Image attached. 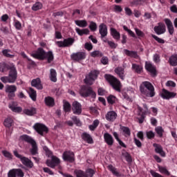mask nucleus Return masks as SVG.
<instances>
[{
	"mask_svg": "<svg viewBox=\"0 0 177 177\" xmlns=\"http://www.w3.org/2000/svg\"><path fill=\"white\" fill-rule=\"evenodd\" d=\"M62 158L64 161H68V162H74L75 161L74 152L71 151H65L62 154Z\"/></svg>",
	"mask_w": 177,
	"mask_h": 177,
	"instance_id": "nucleus-10",
	"label": "nucleus"
},
{
	"mask_svg": "<svg viewBox=\"0 0 177 177\" xmlns=\"http://www.w3.org/2000/svg\"><path fill=\"white\" fill-rule=\"evenodd\" d=\"M7 70H9L8 76H3L0 78L3 84H15L17 80V70L13 64L7 66Z\"/></svg>",
	"mask_w": 177,
	"mask_h": 177,
	"instance_id": "nucleus-1",
	"label": "nucleus"
},
{
	"mask_svg": "<svg viewBox=\"0 0 177 177\" xmlns=\"http://www.w3.org/2000/svg\"><path fill=\"white\" fill-rule=\"evenodd\" d=\"M16 91H17V87L15 85L7 86L6 88V92L7 93H15Z\"/></svg>",
	"mask_w": 177,
	"mask_h": 177,
	"instance_id": "nucleus-40",
	"label": "nucleus"
},
{
	"mask_svg": "<svg viewBox=\"0 0 177 177\" xmlns=\"http://www.w3.org/2000/svg\"><path fill=\"white\" fill-rule=\"evenodd\" d=\"M32 86H34L35 88H37V89H43L42 84H41V79L37 78L34 79L31 82Z\"/></svg>",
	"mask_w": 177,
	"mask_h": 177,
	"instance_id": "nucleus-24",
	"label": "nucleus"
},
{
	"mask_svg": "<svg viewBox=\"0 0 177 177\" xmlns=\"http://www.w3.org/2000/svg\"><path fill=\"white\" fill-rule=\"evenodd\" d=\"M75 31L78 34V35H80L81 37L82 35H86L89 34V29L88 28L80 29V28H76Z\"/></svg>",
	"mask_w": 177,
	"mask_h": 177,
	"instance_id": "nucleus-34",
	"label": "nucleus"
},
{
	"mask_svg": "<svg viewBox=\"0 0 177 177\" xmlns=\"http://www.w3.org/2000/svg\"><path fill=\"white\" fill-rule=\"evenodd\" d=\"M3 125L6 127V128H10V127L13 125V118L10 117L6 118L3 122Z\"/></svg>",
	"mask_w": 177,
	"mask_h": 177,
	"instance_id": "nucleus-29",
	"label": "nucleus"
},
{
	"mask_svg": "<svg viewBox=\"0 0 177 177\" xmlns=\"http://www.w3.org/2000/svg\"><path fill=\"white\" fill-rule=\"evenodd\" d=\"M82 138L84 140L85 142H87V143H93V140L92 139V137H91V135L88 133H84L82 136Z\"/></svg>",
	"mask_w": 177,
	"mask_h": 177,
	"instance_id": "nucleus-33",
	"label": "nucleus"
},
{
	"mask_svg": "<svg viewBox=\"0 0 177 177\" xmlns=\"http://www.w3.org/2000/svg\"><path fill=\"white\" fill-rule=\"evenodd\" d=\"M120 129L121 131H122L123 135H124L126 138H128V136H131V129H129L128 127H121Z\"/></svg>",
	"mask_w": 177,
	"mask_h": 177,
	"instance_id": "nucleus-39",
	"label": "nucleus"
},
{
	"mask_svg": "<svg viewBox=\"0 0 177 177\" xmlns=\"http://www.w3.org/2000/svg\"><path fill=\"white\" fill-rule=\"evenodd\" d=\"M76 26L78 27H81L82 28H85V27H88V22L86 20H76L75 21Z\"/></svg>",
	"mask_w": 177,
	"mask_h": 177,
	"instance_id": "nucleus-32",
	"label": "nucleus"
},
{
	"mask_svg": "<svg viewBox=\"0 0 177 177\" xmlns=\"http://www.w3.org/2000/svg\"><path fill=\"white\" fill-rule=\"evenodd\" d=\"M74 174L77 177H85V171H83L82 170L76 169L74 171Z\"/></svg>",
	"mask_w": 177,
	"mask_h": 177,
	"instance_id": "nucleus-48",
	"label": "nucleus"
},
{
	"mask_svg": "<svg viewBox=\"0 0 177 177\" xmlns=\"http://www.w3.org/2000/svg\"><path fill=\"white\" fill-rule=\"evenodd\" d=\"M153 30L158 35H161V34H164L165 31H167L165 24L159 22L158 24V26L154 27Z\"/></svg>",
	"mask_w": 177,
	"mask_h": 177,
	"instance_id": "nucleus-14",
	"label": "nucleus"
},
{
	"mask_svg": "<svg viewBox=\"0 0 177 177\" xmlns=\"http://www.w3.org/2000/svg\"><path fill=\"white\" fill-rule=\"evenodd\" d=\"M170 10H171V12H172L173 13H177V7H176V5H173V6L170 8Z\"/></svg>",
	"mask_w": 177,
	"mask_h": 177,
	"instance_id": "nucleus-64",
	"label": "nucleus"
},
{
	"mask_svg": "<svg viewBox=\"0 0 177 177\" xmlns=\"http://www.w3.org/2000/svg\"><path fill=\"white\" fill-rule=\"evenodd\" d=\"M115 73H116V74L118 75H119L120 78L121 80H124L125 75L124 73L125 71H124V68L122 67H118L115 69Z\"/></svg>",
	"mask_w": 177,
	"mask_h": 177,
	"instance_id": "nucleus-27",
	"label": "nucleus"
},
{
	"mask_svg": "<svg viewBox=\"0 0 177 177\" xmlns=\"http://www.w3.org/2000/svg\"><path fill=\"white\" fill-rule=\"evenodd\" d=\"M59 164H60V159L56 156H52L51 160H46V165L50 168H55L56 165H59Z\"/></svg>",
	"mask_w": 177,
	"mask_h": 177,
	"instance_id": "nucleus-16",
	"label": "nucleus"
},
{
	"mask_svg": "<svg viewBox=\"0 0 177 177\" xmlns=\"http://www.w3.org/2000/svg\"><path fill=\"white\" fill-rule=\"evenodd\" d=\"M123 156L126 158V161H127V162H132V158L131 157V155L128 153V152L123 153Z\"/></svg>",
	"mask_w": 177,
	"mask_h": 177,
	"instance_id": "nucleus-56",
	"label": "nucleus"
},
{
	"mask_svg": "<svg viewBox=\"0 0 177 177\" xmlns=\"http://www.w3.org/2000/svg\"><path fill=\"white\" fill-rule=\"evenodd\" d=\"M99 32L101 35V38L107 37V26L104 24H101L99 26Z\"/></svg>",
	"mask_w": 177,
	"mask_h": 177,
	"instance_id": "nucleus-19",
	"label": "nucleus"
},
{
	"mask_svg": "<svg viewBox=\"0 0 177 177\" xmlns=\"http://www.w3.org/2000/svg\"><path fill=\"white\" fill-rule=\"evenodd\" d=\"M156 133L160 136V138H162V133H164V129H162V127H158L155 129Z\"/></svg>",
	"mask_w": 177,
	"mask_h": 177,
	"instance_id": "nucleus-47",
	"label": "nucleus"
},
{
	"mask_svg": "<svg viewBox=\"0 0 177 177\" xmlns=\"http://www.w3.org/2000/svg\"><path fill=\"white\" fill-rule=\"evenodd\" d=\"M72 121H73V122H75V124L77 126V127H81L82 123H81V120H80V119L78 118H77V116H73L71 118Z\"/></svg>",
	"mask_w": 177,
	"mask_h": 177,
	"instance_id": "nucleus-50",
	"label": "nucleus"
},
{
	"mask_svg": "<svg viewBox=\"0 0 177 177\" xmlns=\"http://www.w3.org/2000/svg\"><path fill=\"white\" fill-rule=\"evenodd\" d=\"M11 110L13 111V113H21V111H23V109H21L20 106H17V105Z\"/></svg>",
	"mask_w": 177,
	"mask_h": 177,
	"instance_id": "nucleus-57",
	"label": "nucleus"
},
{
	"mask_svg": "<svg viewBox=\"0 0 177 177\" xmlns=\"http://www.w3.org/2000/svg\"><path fill=\"white\" fill-rule=\"evenodd\" d=\"M104 77L115 91H117V92H121V82H119L117 78L111 75H105Z\"/></svg>",
	"mask_w": 177,
	"mask_h": 177,
	"instance_id": "nucleus-4",
	"label": "nucleus"
},
{
	"mask_svg": "<svg viewBox=\"0 0 177 177\" xmlns=\"http://www.w3.org/2000/svg\"><path fill=\"white\" fill-rule=\"evenodd\" d=\"M33 128L41 136H44V133H46L48 131V127L41 123H36Z\"/></svg>",
	"mask_w": 177,
	"mask_h": 177,
	"instance_id": "nucleus-9",
	"label": "nucleus"
},
{
	"mask_svg": "<svg viewBox=\"0 0 177 177\" xmlns=\"http://www.w3.org/2000/svg\"><path fill=\"white\" fill-rule=\"evenodd\" d=\"M166 86H171L172 88H175V86H176V84H175V82L173 81H167L166 83Z\"/></svg>",
	"mask_w": 177,
	"mask_h": 177,
	"instance_id": "nucleus-60",
	"label": "nucleus"
},
{
	"mask_svg": "<svg viewBox=\"0 0 177 177\" xmlns=\"http://www.w3.org/2000/svg\"><path fill=\"white\" fill-rule=\"evenodd\" d=\"M169 62L171 66H177V55H171L169 59Z\"/></svg>",
	"mask_w": 177,
	"mask_h": 177,
	"instance_id": "nucleus-38",
	"label": "nucleus"
},
{
	"mask_svg": "<svg viewBox=\"0 0 177 177\" xmlns=\"http://www.w3.org/2000/svg\"><path fill=\"white\" fill-rule=\"evenodd\" d=\"M72 111H73V114L80 115L82 113V106H81L80 102L75 101L72 104Z\"/></svg>",
	"mask_w": 177,
	"mask_h": 177,
	"instance_id": "nucleus-13",
	"label": "nucleus"
},
{
	"mask_svg": "<svg viewBox=\"0 0 177 177\" xmlns=\"http://www.w3.org/2000/svg\"><path fill=\"white\" fill-rule=\"evenodd\" d=\"M91 57H103V53L100 50H94L91 53Z\"/></svg>",
	"mask_w": 177,
	"mask_h": 177,
	"instance_id": "nucleus-41",
	"label": "nucleus"
},
{
	"mask_svg": "<svg viewBox=\"0 0 177 177\" xmlns=\"http://www.w3.org/2000/svg\"><path fill=\"white\" fill-rule=\"evenodd\" d=\"M124 52L125 55H127V56H129L130 57H134V59H138V52L131 51L127 49H124Z\"/></svg>",
	"mask_w": 177,
	"mask_h": 177,
	"instance_id": "nucleus-30",
	"label": "nucleus"
},
{
	"mask_svg": "<svg viewBox=\"0 0 177 177\" xmlns=\"http://www.w3.org/2000/svg\"><path fill=\"white\" fill-rule=\"evenodd\" d=\"M84 48L87 50H92V49H93V46L91 43H86L84 44Z\"/></svg>",
	"mask_w": 177,
	"mask_h": 177,
	"instance_id": "nucleus-59",
	"label": "nucleus"
},
{
	"mask_svg": "<svg viewBox=\"0 0 177 177\" xmlns=\"http://www.w3.org/2000/svg\"><path fill=\"white\" fill-rule=\"evenodd\" d=\"M142 69V68L140 65H138L136 64H132V70H133V71H135L136 73H141Z\"/></svg>",
	"mask_w": 177,
	"mask_h": 177,
	"instance_id": "nucleus-44",
	"label": "nucleus"
},
{
	"mask_svg": "<svg viewBox=\"0 0 177 177\" xmlns=\"http://www.w3.org/2000/svg\"><path fill=\"white\" fill-rule=\"evenodd\" d=\"M23 113L29 116L35 115L37 114V109L34 107L26 108L23 110Z\"/></svg>",
	"mask_w": 177,
	"mask_h": 177,
	"instance_id": "nucleus-20",
	"label": "nucleus"
},
{
	"mask_svg": "<svg viewBox=\"0 0 177 177\" xmlns=\"http://www.w3.org/2000/svg\"><path fill=\"white\" fill-rule=\"evenodd\" d=\"M21 139L25 142H27L28 143H30L32 145V149H30V153L32 156L38 154V147L37 146V142H35V140L27 135L21 136Z\"/></svg>",
	"mask_w": 177,
	"mask_h": 177,
	"instance_id": "nucleus-5",
	"label": "nucleus"
},
{
	"mask_svg": "<svg viewBox=\"0 0 177 177\" xmlns=\"http://www.w3.org/2000/svg\"><path fill=\"white\" fill-rule=\"evenodd\" d=\"M57 73H56V70L55 69H50V80L53 82H56L57 81Z\"/></svg>",
	"mask_w": 177,
	"mask_h": 177,
	"instance_id": "nucleus-31",
	"label": "nucleus"
},
{
	"mask_svg": "<svg viewBox=\"0 0 177 177\" xmlns=\"http://www.w3.org/2000/svg\"><path fill=\"white\" fill-rule=\"evenodd\" d=\"M153 146V147H155L156 153H158V154H160L161 157H165V152L162 149V147L160 145L154 143Z\"/></svg>",
	"mask_w": 177,
	"mask_h": 177,
	"instance_id": "nucleus-23",
	"label": "nucleus"
},
{
	"mask_svg": "<svg viewBox=\"0 0 177 177\" xmlns=\"http://www.w3.org/2000/svg\"><path fill=\"white\" fill-rule=\"evenodd\" d=\"M71 59L74 62H82V60H85V59H86V53L84 51L73 53L71 55Z\"/></svg>",
	"mask_w": 177,
	"mask_h": 177,
	"instance_id": "nucleus-8",
	"label": "nucleus"
},
{
	"mask_svg": "<svg viewBox=\"0 0 177 177\" xmlns=\"http://www.w3.org/2000/svg\"><path fill=\"white\" fill-rule=\"evenodd\" d=\"M45 103L47 106L53 107L55 106V100L52 97H47L45 98Z\"/></svg>",
	"mask_w": 177,
	"mask_h": 177,
	"instance_id": "nucleus-36",
	"label": "nucleus"
},
{
	"mask_svg": "<svg viewBox=\"0 0 177 177\" xmlns=\"http://www.w3.org/2000/svg\"><path fill=\"white\" fill-rule=\"evenodd\" d=\"M161 96L163 99L169 100L172 99V97H175V96H176V93L174 92H169L168 90L163 88Z\"/></svg>",
	"mask_w": 177,
	"mask_h": 177,
	"instance_id": "nucleus-17",
	"label": "nucleus"
},
{
	"mask_svg": "<svg viewBox=\"0 0 177 177\" xmlns=\"http://www.w3.org/2000/svg\"><path fill=\"white\" fill-rule=\"evenodd\" d=\"M135 31H136V33L137 34L138 37H145V33L143 32H142V30L136 28Z\"/></svg>",
	"mask_w": 177,
	"mask_h": 177,
	"instance_id": "nucleus-58",
	"label": "nucleus"
},
{
	"mask_svg": "<svg viewBox=\"0 0 177 177\" xmlns=\"http://www.w3.org/2000/svg\"><path fill=\"white\" fill-rule=\"evenodd\" d=\"M64 110L65 113H69V111H71V104L68 102H64Z\"/></svg>",
	"mask_w": 177,
	"mask_h": 177,
	"instance_id": "nucleus-42",
	"label": "nucleus"
},
{
	"mask_svg": "<svg viewBox=\"0 0 177 177\" xmlns=\"http://www.w3.org/2000/svg\"><path fill=\"white\" fill-rule=\"evenodd\" d=\"M104 138L106 145H108L109 146H113L114 143V139L113 138V136L110 133H105L104 134Z\"/></svg>",
	"mask_w": 177,
	"mask_h": 177,
	"instance_id": "nucleus-21",
	"label": "nucleus"
},
{
	"mask_svg": "<svg viewBox=\"0 0 177 177\" xmlns=\"http://www.w3.org/2000/svg\"><path fill=\"white\" fill-rule=\"evenodd\" d=\"M151 174L153 177H163L162 176H161V174L156 173V171H154L153 170L151 171Z\"/></svg>",
	"mask_w": 177,
	"mask_h": 177,
	"instance_id": "nucleus-63",
	"label": "nucleus"
},
{
	"mask_svg": "<svg viewBox=\"0 0 177 177\" xmlns=\"http://www.w3.org/2000/svg\"><path fill=\"white\" fill-rule=\"evenodd\" d=\"M2 154L4 156V157H6V158H8V160H12V158L13 157L12 156V153H10L8 151H2Z\"/></svg>",
	"mask_w": 177,
	"mask_h": 177,
	"instance_id": "nucleus-52",
	"label": "nucleus"
},
{
	"mask_svg": "<svg viewBox=\"0 0 177 177\" xmlns=\"http://www.w3.org/2000/svg\"><path fill=\"white\" fill-rule=\"evenodd\" d=\"M111 34L113 38H114V39H116V41H120V38H121V35L120 34V32L115 30V28H111Z\"/></svg>",
	"mask_w": 177,
	"mask_h": 177,
	"instance_id": "nucleus-26",
	"label": "nucleus"
},
{
	"mask_svg": "<svg viewBox=\"0 0 177 177\" xmlns=\"http://www.w3.org/2000/svg\"><path fill=\"white\" fill-rule=\"evenodd\" d=\"M8 177H24V173L21 169H12L8 174Z\"/></svg>",
	"mask_w": 177,
	"mask_h": 177,
	"instance_id": "nucleus-12",
	"label": "nucleus"
},
{
	"mask_svg": "<svg viewBox=\"0 0 177 177\" xmlns=\"http://www.w3.org/2000/svg\"><path fill=\"white\" fill-rule=\"evenodd\" d=\"M10 50L5 49L3 50L2 53L3 56H6V57H10V59H13L15 57V55L10 54Z\"/></svg>",
	"mask_w": 177,
	"mask_h": 177,
	"instance_id": "nucleus-45",
	"label": "nucleus"
},
{
	"mask_svg": "<svg viewBox=\"0 0 177 177\" xmlns=\"http://www.w3.org/2000/svg\"><path fill=\"white\" fill-rule=\"evenodd\" d=\"M151 37L153 39L156 40L158 44H165V41L164 39L157 37L156 35H152Z\"/></svg>",
	"mask_w": 177,
	"mask_h": 177,
	"instance_id": "nucleus-53",
	"label": "nucleus"
},
{
	"mask_svg": "<svg viewBox=\"0 0 177 177\" xmlns=\"http://www.w3.org/2000/svg\"><path fill=\"white\" fill-rule=\"evenodd\" d=\"M15 28L17 30H21V24L19 21H16L15 23Z\"/></svg>",
	"mask_w": 177,
	"mask_h": 177,
	"instance_id": "nucleus-62",
	"label": "nucleus"
},
{
	"mask_svg": "<svg viewBox=\"0 0 177 177\" xmlns=\"http://www.w3.org/2000/svg\"><path fill=\"white\" fill-rule=\"evenodd\" d=\"M32 57H35V59H39L40 60H44V59H46V52H45L43 48H38L37 50L32 53L31 55Z\"/></svg>",
	"mask_w": 177,
	"mask_h": 177,
	"instance_id": "nucleus-11",
	"label": "nucleus"
},
{
	"mask_svg": "<svg viewBox=\"0 0 177 177\" xmlns=\"http://www.w3.org/2000/svg\"><path fill=\"white\" fill-rule=\"evenodd\" d=\"M115 99H116L115 96H114V95H109L107 97V102L110 104H114V103H115Z\"/></svg>",
	"mask_w": 177,
	"mask_h": 177,
	"instance_id": "nucleus-51",
	"label": "nucleus"
},
{
	"mask_svg": "<svg viewBox=\"0 0 177 177\" xmlns=\"http://www.w3.org/2000/svg\"><path fill=\"white\" fill-rule=\"evenodd\" d=\"M158 168L160 174L167 175V176H169V175H171V173L168 171V169H167V167L158 165Z\"/></svg>",
	"mask_w": 177,
	"mask_h": 177,
	"instance_id": "nucleus-37",
	"label": "nucleus"
},
{
	"mask_svg": "<svg viewBox=\"0 0 177 177\" xmlns=\"http://www.w3.org/2000/svg\"><path fill=\"white\" fill-rule=\"evenodd\" d=\"M56 44L59 48H66V46H70L74 44V39L68 38L64 39V41H57Z\"/></svg>",
	"mask_w": 177,
	"mask_h": 177,
	"instance_id": "nucleus-15",
	"label": "nucleus"
},
{
	"mask_svg": "<svg viewBox=\"0 0 177 177\" xmlns=\"http://www.w3.org/2000/svg\"><path fill=\"white\" fill-rule=\"evenodd\" d=\"M85 177H93L95 175V170L92 169H88L86 172H84Z\"/></svg>",
	"mask_w": 177,
	"mask_h": 177,
	"instance_id": "nucleus-46",
	"label": "nucleus"
},
{
	"mask_svg": "<svg viewBox=\"0 0 177 177\" xmlns=\"http://www.w3.org/2000/svg\"><path fill=\"white\" fill-rule=\"evenodd\" d=\"M0 30H1L3 34H6V35H8V34H10V31L9 30V28L6 26H1L0 28Z\"/></svg>",
	"mask_w": 177,
	"mask_h": 177,
	"instance_id": "nucleus-55",
	"label": "nucleus"
},
{
	"mask_svg": "<svg viewBox=\"0 0 177 177\" xmlns=\"http://www.w3.org/2000/svg\"><path fill=\"white\" fill-rule=\"evenodd\" d=\"M29 96L33 100V102H35L37 100V91L34 90L32 88H29Z\"/></svg>",
	"mask_w": 177,
	"mask_h": 177,
	"instance_id": "nucleus-35",
	"label": "nucleus"
},
{
	"mask_svg": "<svg viewBox=\"0 0 177 177\" xmlns=\"http://www.w3.org/2000/svg\"><path fill=\"white\" fill-rule=\"evenodd\" d=\"M105 118L107 121H109L110 122H113L115 121L117 118V113H115V111H109L106 114Z\"/></svg>",
	"mask_w": 177,
	"mask_h": 177,
	"instance_id": "nucleus-18",
	"label": "nucleus"
},
{
	"mask_svg": "<svg viewBox=\"0 0 177 177\" xmlns=\"http://www.w3.org/2000/svg\"><path fill=\"white\" fill-rule=\"evenodd\" d=\"M13 153L15 157L21 160L22 164L25 165V167H27L28 168H32V167H34V163H32V161H31V160H30L28 158L19 154L17 150H15Z\"/></svg>",
	"mask_w": 177,
	"mask_h": 177,
	"instance_id": "nucleus-6",
	"label": "nucleus"
},
{
	"mask_svg": "<svg viewBox=\"0 0 177 177\" xmlns=\"http://www.w3.org/2000/svg\"><path fill=\"white\" fill-rule=\"evenodd\" d=\"M97 75H99V71H93L88 75L86 76L84 79V82L86 85H93V81L97 78Z\"/></svg>",
	"mask_w": 177,
	"mask_h": 177,
	"instance_id": "nucleus-7",
	"label": "nucleus"
},
{
	"mask_svg": "<svg viewBox=\"0 0 177 177\" xmlns=\"http://www.w3.org/2000/svg\"><path fill=\"white\" fill-rule=\"evenodd\" d=\"M80 95H82V97H88L89 96L93 98L96 97V93L93 91L92 87L88 85H83L81 86Z\"/></svg>",
	"mask_w": 177,
	"mask_h": 177,
	"instance_id": "nucleus-3",
	"label": "nucleus"
},
{
	"mask_svg": "<svg viewBox=\"0 0 177 177\" xmlns=\"http://www.w3.org/2000/svg\"><path fill=\"white\" fill-rule=\"evenodd\" d=\"M145 68H146V70H147V71H149V73H151V74L153 77L157 75V73H156V66H154L153 64H150V63L146 62Z\"/></svg>",
	"mask_w": 177,
	"mask_h": 177,
	"instance_id": "nucleus-22",
	"label": "nucleus"
},
{
	"mask_svg": "<svg viewBox=\"0 0 177 177\" xmlns=\"http://www.w3.org/2000/svg\"><path fill=\"white\" fill-rule=\"evenodd\" d=\"M46 59H47L48 63H51V62H53V53H52V51H48V53H46Z\"/></svg>",
	"mask_w": 177,
	"mask_h": 177,
	"instance_id": "nucleus-43",
	"label": "nucleus"
},
{
	"mask_svg": "<svg viewBox=\"0 0 177 177\" xmlns=\"http://www.w3.org/2000/svg\"><path fill=\"white\" fill-rule=\"evenodd\" d=\"M165 24L169 30V32L171 35L174 34V25L172 24V21L169 19H165Z\"/></svg>",
	"mask_w": 177,
	"mask_h": 177,
	"instance_id": "nucleus-25",
	"label": "nucleus"
},
{
	"mask_svg": "<svg viewBox=\"0 0 177 177\" xmlns=\"http://www.w3.org/2000/svg\"><path fill=\"white\" fill-rule=\"evenodd\" d=\"M147 136L148 139H153V138H154V133L151 131H147Z\"/></svg>",
	"mask_w": 177,
	"mask_h": 177,
	"instance_id": "nucleus-61",
	"label": "nucleus"
},
{
	"mask_svg": "<svg viewBox=\"0 0 177 177\" xmlns=\"http://www.w3.org/2000/svg\"><path fill=\"white\" fill-rule=\"evenodd\" d=\"M42 8V3L37 2L35 3L33 6L32 7V10H39V9Z\"/></svg>",
	"mask_w": 177,
	"mask_h": 177,
	"instance_id": "nucleus-49",
	"label": "nucleus"
},
{
	"mask_svg": "<svg viewBox=\"0 0 177 177\" xmlns=\"http://www.w3.org/2000/svg\"><path fill=\"white\" fill-rule=\"evenodd\" d=\"M89 28L91 30V31H96L97 29V26L96 25V23L91 21L89 25Z\"/></svg>",
	"mask_w": 177,
	"mask_h": 177,
	"instance_id": "nucleus-54",
	"label": "nucleus"
},
{
	"mask_svg": "<svg viewBox=\"0 0 177 177\" xmlns=\"http://www.w3.org/2000/svg\"><path fill=\"white\" fill-rule=\"evenodd\" d=\"M140 92L147 97H154L156 92H154V86L149 82H143L140 87Z\"/></svg>",
	"mask_w": 177,
	"mask_h": 177,
	"instance_id": "nucleus-2",
	"label": "nucleus"
},
{
	"mask_svg": "<svg viewBox=\"0 0 177 177\" xmlns=\"http://www.w3.org/2000/svg\"><path fill=\"white\" fill-rule=\"evenodd\" d=\"M108 169H109V171H111V172H112V174L115 175V176H118V177L124 176V175L118 172L117 171V169H115V167H113V165H111L108 166Z\"/></svg>",
	"mask_w": 177,
	"mask_h": 177,
	"instance_id": "nucleus-28",
	"label": "nucleus"
}]
</instances>
